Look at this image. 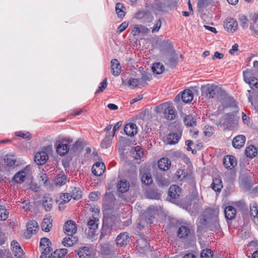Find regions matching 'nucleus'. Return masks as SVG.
Instances as JSON below:
<instances>
[{
  "label": "nucleus",
  "instance_id": "61",
  "mask_svg": "<svg viewBox=\"0 0 258 258\" xmlns=\"http://www.w3.org/2000/svg\"><path fill=\"white\" fill-rule=\"evenodd\" d=\"M73 194L72 195V198H73L75 200H78L80 199L82 197L81 191L75 188L74 190L73 191Z\"/></svg>",
  "mask_w": 258,
  "mask_h": 258
},
{
  "label": "nucleus",
  "instance_id": "44",
  "mask_svg": "<svg viewBox=\"0 0 258 258\" xmlns=\"http://www.w3.org/2000/svg\"><path fill=\"white\" fill-rule=\"evenodd\" d=\"M189 233V229L185 226H181L178 229V236L180 238H184L187 236Z\"/></svg>",
  "mask_w": 258,
  "mask_h": 258
},
{
  "label": "nucleus",
  "instance_id": "10",
  "mask_svg": "<svg viewBox=\"0 0 258 258\" xmlns=\"http://www.w3.org/2000/svg\"><path fill=\"white\" fill-rule=\"evenodd\" d=\"M225 29L229 32H235L238 27V24L235 19L232 18H228L224 22Z\"/></svg>",
  "mask_w": 258,
  "mask_h": 258
},
{
  "label": "nucleus",
  "instance_id": "63",
  "mask_svg": "<svg viewBox=\"0 0 258 258\" xmlns=\"http://www.w3.org/2000/svg\"><path fill=\"white\" fill-rule=\"evenodd\" d=\"M81 142L80 140L77 141L73 145L72 149L74 151L77 150L81 146Z\"/></svg>",
  "mask_w": 258,
  "mask_h": 258
},
{
  "label": "nucleus",
  "instance_id": "5",
  "mask_svg": "<svg viewBox=\"0 0 258 258\" xmlns=\"http://www.w3.org/2000/svg\"><path fill=\"white\" fill-rule=\"evenodd\" d=\"M30 165L26 166L24 169L17 172L12 178V180L17 184H21L25 181L27 176L30 172Z\"/></svg>",
  "mask_w": 258,
  "mask_h": 258
},
{
  "label": "nucleus",
  "instance_id": "2",
  "mask_svg": "<svg viewBox=\"0 0 258 258\" xmlns=\"http://www.w3.org/2000/svg\"><path fill=\"white\" fill-rule=\"evenodd\" d=\"M202 93L208 98H213L219 94H222L223 91L219 86L213 84H207L201 87Z\"/></svg>",
  "mask_w": 258,
  "mask_h": 258
},
{
  "label": "nucleus",
  "instance_id": "49",
  "mask_svg": "<svg viewBox=\"0 0 258 258\" xmlns=\"http://www.w3.org/2000/svg\"><path fill=\"white\" fill-rule=\"evenodd\" d=\"M201 256L202 258H212V251L210 249H204L201 252Z\"/></svg>",
  "mask_w": 258,
  "mask_h": 258
},
{
  "label": "nucleus",
  "instance_id": "37",
  "mask_svg": "<svg viewBox=\"0 0 258 258\" xmlns=\"http://www.w3.org/2000/svg\"><path fill=\"white\" fill-rule=\"evenodd\" d=\"M245 154L247 157L253 158L257 155V151L254 146L251 145L246 147Z\"/></svg>",
  "mask_w": 258,
  "mask_h": 258
},
{
  "label": "nucleus",
  "instance_id": "14",
  "mask_svg": "<svg viewBox=\"0 0 258 258\" xmlns=\"http://www.w3.org/2000/svg\"><path fill=\"white\" fill-rule=\"evenodd\" d=\"M110 70L112 74L114 76H118L120 74L121 68L117 59H113L111 60Z\"/></svg>",
  "mask_w": 258,
  "mask_h": 258
},
{
  "label": "nucleus",
  "instance_id": "45",
  "mask_svg": "<svg viewBox=\"0 0 258 258\" xmlns=\"http://www.w3.org/2000/svg\"><path fill=\"white\" fill-rule=\"evenodd\" d=\"M136 18L137 19H144L149 18V20L147 21L148 22H150L152 20L153 17L150 15V14L149 13L144 12L143 11H139L136 15Z\"/></svg>",
  "mask_w": 258,
  "mask_h": 258
},
{
  "label": "nucleus",
  "instance_id": "9",
  "mask_svg": "<svg viewBox=\"0 0 258 258\" xmlns=\"http://www.w3.org/2000/svg\"><path fill=\"white\" fill-rule=\"evenodd\" d=\"M156 212V208L154 206H150L142 216L141 219H144L148 223H152L155 217Z\"/></svg>",
  "mask_w": 258,
  "mask_h": 258
},
{
  "label": "nucleus",
  "instance_id": "46",
  "mask_svg": "<svg viewBox=\"0 0 258 258\" xmlns=\"http://www.w3.org/2000/svg\"><path fill=\"white\" fill-rule=\"evenodd\" d=\"M142 182L148 185L152 183L153 180L150 173H144L142 176Z\"/></svg>",
  "mask_w": 258,
  "mask_h": 258
},
{
  "label": "nucleus",
  "instance_id": "47",
  "mask_svg": "<svg viewBox=\"0 0 258 258\" xmlns=\"http://www.w3.org/2000/svg\"><path fill=\"white\" fill-rule=\"evenodd\" d=\"M8 217V212L3 206L0 205V220H6Z\"/></svg>",
  "mask_w": 258,
  "mask_h": 258
},
{
  "label": "nucleus",
  "instance_id": "17",
  "mask_svg": "<svg viewBox=\"0 0 258 258\" xmlns=\"http://www.w3.org/2000/svg\"><path fill=\"white\" fill-rule=\"evenodd\" d=\"M4 161L7 167H13L16 165L17 159L14 154H7L4 157Z\"/></svg>",
  "mask_w": 258,
  "mask_h": 258
},
{
  "label": "nucleus",
  "instance_id": "39",
  "mask_svg": "<svg viewBox=\"0 0 258 258\" xmlns=\"http://www.w3.org/2000/svg\"><path fill=\"white\" fill-rule=\"evenodd\" d=\"M72 198V195L68 193H64L60 196L59 202V207L60 208V206L64 205L68 203Z\"/></svg>",
  "mask_w": 258,
  "mask_h": 258
},
{
  "label": "nucleus",
  "instance_id": "12",
  "mask_svg": "<svg viewBox=\"0 0 258 258\" xmlns=\"http://www.w3.org/2000/svg\"><path fill=\"white\" fill-rule=\"evenodd\" d=\"M11 249L17 258H24V253L17 241L15 240L12 241Z\"/></svg>",
  "mask_w": 258,
  "mask_h": 258
},
{
  "label": "nucleus",
  "instance_id": "26",
  "mask_svg": "<svg viewBox=\"0 0 258 258\" xmlns=\"http://www.w3.org/2000/svg\"><path fill=\"white\" fill-rule=\"evenodd\" d=\"M170 165L171 162L167 158H162L158 161V167L162 170H167L170 168Z\"/></svg>",
  "mask_w": 258,
  "mask_h": 258
},
{
  "label": "nucleus",
  "instance_id": "22",
  "mask_svg": "<svg viewBox=\"0 0 258 258\" xmlns=\"http://www.w3.org/2000/svg\"><path fill=\"white\" fill-rule=\"evenodd\" d=\"M124 131L128 136H133L137 133V127L134 123L126 124L124 126Z\"/></svg>",
  "mask_w": 258,
  "mask_h": 258
},
{
  "label": "nucleus",
  "instance_id": "58",
  "mask_svg": "<svg viewBox=\"0 0 258 258\" xmlns=\"http://www.w3.org/2000/svg\"><path fill=\"white\" fill-rule=\"evenodd\" d=\"M128 25V24L126 22H123L117 28V32L120 33L122 32L124 30L126 29Z\"/></svg>",
  "mask_w": 258,
  "mask_h": 258
},
{
  "label": "nucleus",
  "instance_id": "41",
  "mask_svg": "<svg viewBox=\"0 0 258 258\" xmlns=\"http://www.w3.org/2000/svg\"><path fill=\"white\" fill-rule=\"evenodd\" d=\"M164 69V66L160 62L154 63L152 68L153 72L157 74H162Z\"/></svg>",
  "mask_w": 258,
  "mask_h": 258
},
{
  "label": "nucleus",
  "instance_id": "20",
  "mask_svg": "<svg viewBox=\"0 0 258 258\" xmlns=\"http://www.w3.org/2000/svg\"><path fill=\"white\" fill-rule=\"evenodd\" d=\"M117 191L123 193L127 191L130 188V183L124 179H120L117 184Z\"/></svg>",
  "mask_w": 258,
  "mask_h": 258
},
{
  "label": "nucleus",
  "instance_id": "53",
  "mask_svg": "<svg viewBox=\"0 0 258 258\" xmlns=\"http://www.w3.org/2000/svg\"><path fill=\"white\" fill-rule=\"evenodd\" d=\"M151 79V75L149 73L145 72L144 73H143L142 76L141 78H140V80L142 81V83H144V86H145L147 83L146 81H150Z\"/></svg>",
  "mask_w": 258,
  "mask_h": 258
},
{
  "label": "nucleus",
  "instance_id": "50",
  "mask_svg": "<svg viewBox=\"0 0 258 258\" xmlns=\"http://www.w3.org/2000/svg\"><path fill=\"white\" fill-rule=\"evenodd\" d=\"M111 144V138L109 137H106L102 141L101 146L103 148H107L110 146Z\"/></svg>",
  "mask_w": 258,
  "mask_h": 258
},
{
  "label": "nucleus",
  "instance_id": "64",
  "mask_svg": "<svg viewBox=\"0 0 258 258\" xmlns=\"http://www.w3.org/2000/svg\"><path fill=\"white\" fill-rule=\"evenodd\" d=\"M224 57V54L223 53H221L218 51H216L214 53V55L213 57V59L218 58L222 59Z\"/></svg>",
  "mask_w": 258,
  "mask_h": 258
},
{
  "label": "nucleus",
  "instance_id": "13",
  "mask_svg": "<svg viewBox=\"0 0 258 258\" xmlns=\"http://www.w3.org/2000/svg\"><path fill=\"white\" fill-rule=\"evenodd\" d=\"M132 156L135 160H137V163H139L144 158L143 149L140 146H136L131 150Z\"/></svg>",
  "mask_w": 258,
  "mask_h": 258
},
{
  "label": "nucleus",
  "instance_id": "51",
  "mask_svg": "<svg viewBox=\"0 0 258 258\" xmlns=\"http://www.w3.org/2000/svg\"><path fill=\"white\" fill-rule=\"evenodd\" d=\"M17 136L20 137L23 139H29L31 138V134L29 132L19 131L15 133Z\"/></svg>",
  "mask_w": 258,
  "mask_h": 258
},
{
  "label": "nucleus",
  "instance_id": "4",
  "mask_svg": "<svg viewBox=\"0 0 258 258\" xmlns=\"http://www.w3.org/2000/svg\"><path fill=\"white\" fill-rule=\"evenodd\" d=\"M73 142V140L70 138L66 137L62 138L56 147V151L60 156H64L67 154L70 148L68 144Z\"/></svg>",
  "mask_w": 258,
  "mask_h": 258
},
{
  "label": "nucleus",
  "instance_id": "57",
  "mask_svg": "<svg viewBox=\"0 0 258 258\" xmlns=\"http://www.w3.org/2000/svg\"><path fill=\"white\" fill-rule=\"evenodd\" d=\"M50 240L48 238L44 237L41 239L40 242V247H47V246H49Z\"/></svg>",
  "mask_w": 258,
  "mask_h": 258
},
{
  "label": "nucleus",
  "instance_id": "29",
  "mask_svg": "<svg viewBox=\"0 0 258 258\" xmlns=\"http://www.w3.org/2000/svg\"><path fill=\"white\" fill-rule=\"evenodd\" d=\"M194 97V95L190 90H184L181 94V99L183 102L185 103H189L191 102Z\"/></svg>",
  "mask_w": 258,
  "mask_h": 258
},
{
  "label": "nucleus",
  "instance_id": "60",
  "mask_svg": "<svg viewBox=\"0 0 258 258\" xmlns=\"http://www.w3.org/2000/svg\"><path fill=\"white\" fill-rule=\"evenodd\" d=\"M176 176L180 180L185 177V172L182 169H178L176 172Z\"/></svg>",
  "mask_w": 258,
  "mask_h": 258
},
{
  "label": "nucleus",
  "instance_id": "52",
  "mask_svg": "<svg viewBox=\"0 0 258 258\" xmlns=\"http://www.w3.org/2000/svg\"><path fill=\"white\" fill-rule=\"evenodd\" d=\"M240 25L243 28H247L248 26V20L246 17L244 15H241L239 18Z\"/></svg>",
  "mask_w": 258,
  "mask_h": 258
},
{
  "label": "nucleus",
  "instance_id": "35",
  "mask_svg": "<svg viewBox=\"0 0 258 258\" xmlns=\"http://www.w3.org/2000/svg\"><path fill=\"white\" fill-rule=\"evenodd\" d=\"M67 252L68 250L66 248L56 249L51 253V258H63Z\"/></svg>",
  "mask_w": 258,
  "mask_h": 258
},
{
  "label": "nucleus",
  "instance_id": "43",
  "mask_svg": "<svg viewBox=\"0 0 258 258\" xmlns=\"http://www.w3.org/2000/svg\"><path fill=\"white\" fill-rule=\"evenodd\" d=\"M42 205L46 211H50L52 208V200L51 198L44 197L42 200Z\"/></svg>",
  "mask_w": 258,
  "mask_h": 258
},
{
  "label": "nucleus",
  "instance_id": "40",
  "mask_svg": "<svg viewBox=\"0 0 258 258\" xmlns=\"http://www.w3.org/2000/svg\"><path fill=\"white\" fill-rule=\"evenodd\" d=\"M178 62V55L175 53L172 54L169 56L166 63L170 67H173L175 66Z\"/></svg>",
  "mask_w": 258,
  "mask_h": 258
},
{
  "label": "nucleus",
  "instance_id": "62",
  "mask_svg": "<svg viewBox=\"0 0 258 258\" xmlns=\"http://www.w3.org/2000/svg\"><path fill=\"white\" fill-rule=\"evenodd\" d=\"M122 124L121 121L117 122L113 126V133L111 136V137L113 138L114 136L115 132L118 130V129L121 126Z\"/></svg>",
  "mask_w": 258,
  "mask_h": 258
},
{
  "label": "nucleus",
  "instance_id": "27",
  "mask_svg": "<svg viewBox=\"0 0 258 258\" xmlns=\"http://www.w3.org/2000/svg\"><path fill=\"white\" fill-rule=\"evenodd\" d=\"M181 193L180 188L177 185H172L169 189V196L172 199H175L178 197Z\"/></svg>",
  "mask_w": 258,
  "mask_h": 258
},
{
  "label": "nucleus",
  "instance_id": "34",
  "mask_svg": "<svg viewBox=\"0 0 258 258\" xmlns=\"http://www.w3.org/2000/svg\"><path fill=\"white\" fill-rule=\"evenodd\" d=\"M67 179V177L65 174H59L55 177L54 182L56 186H61L66 184Z\"/></svg>",
  "mask_w": 258,
  "mask_h": 258
},
{
  "label": "nucleus",
  "instance_id": "54",
  "mask_svg": "<svg viewBox=\"0 0 258 258\" xmlns=\"http://www.w3.org/2000/svg\"><path fill=\"white\" fill-rule=\"evenodd\" d=\"M107 87V78H105L100 84L98 89L96 91L95 93H98L104 91Z\"/></svg>",
  "mask_w": 258,
  "mask_h": 258
},
{
  "label": "nucleus",
  "instance_id": "42",
  "mask_svg": "<svg viewBox=\"0 0 258 258\" xmlns=\"http://www.w3.org/2000/svg\"><path fill=\"white\" fill-rule=\"evenodd\" d=\"M124 10L125 8L122 4L118 3L116 5L115 11L119 17L122 18L125 16V13Z\"/></svg>",
  "mask_w": 258,
  "mask_h": 258
},
{
  "label": "nucleus",
  "instance_id": "55",
  "mask_svg": "<svg viewBox=\"0 0 258 258\" xmlns=\"http://www.w3.org/2000/svg\"><path fill=\"white\" fill-rule=\"evenodd\" d=\"M41 250V253L44 254L46 255H48L51 257V252L52 251V248L49 246H47V247H40Z\"/></svg>",
  "mask_w": 258,
  "mask_h": 258
},
{
  "label": "nucleus",
  "instance_id": "18",
  "mask_svg": "<svg viewBox=\"0 0 258 258\" xmlns=\"http://www.w3.org/2000/svg\"><path fill=\"white\" fill-rule=\"evenodd\" d=\"M249 24L252 32L258 35V14H255L251 16Z\"/></svg>",
  "mask_w": 258,
  "mask_h": 258
},
{
  "label": "nucleus",
  "instance_id": "21",
  "mask_svg": "<svg viewBox=\"0 0 258 258\" xmlns=\"http://www.w3.org/2000/svg\"><path fill=\"white\" fill-rule=\"evenodd\" d=\"M223 164L227 168H232L236 165V160L233 156H227L223 160Z\"/></svg>",
  "mask_w": 258,
  "mask_h": 258
},
{
  "label": "nucleus",
  "instance_id": "33",
  "mask_svg": "<svg viewBox=\"0 0 258 258\" xmlns=\"http://www.w3.org/2000/svg\"><path fill=\"white\" fill-rule=\"evenodd\" d=\"M183 122L186 126L196 125V118L192 115H185L183 118Z\"/></svg>",
  "mask_w": 258,
  "mask_h": 258
},
{
  "label": "nucleus",
  "instance_id": "11",
  "mask_svg": "<svg viewBox=\"0 0 258 258\" xmlns=\"http://www.w3.org/2000/svg\"><path fill=\"white\" fill-rule=\"evenodd\" d=\"M64 230L68 236L74 235L77 230L76 223L73 220L67 221L64 225Z\"/></svg>",
  "mask_w": 258,
  "mask_h": 258
},
{
  "label": "nucleus",
  "instance_id": "48",
  "mask_svg": "<svg viewBox=\"0 0 258 258\" xmlns=\"http://www.w3.org/2000/svg\"><path fill=\"white\" fill-rule=\"evenodd\" d=\"M250 215L254 218L258 215V211L256 204L255 203H252L250 205Z\"/></svg>",
  "mask_w": 258,
  "mask_h": 258
},
{
  "label": "nucleus",
  "instance_id": "3",
  "mask_svg": "<svg viewBox=\"0 0 258 258\" xmlns=\"http://www.w3.org/2000/svg\"><path fill=\"white\" fill-rule=\"evenodd\" d=\"M164 111V117L168 120H171L174 118L175 116V110L174 107L170 104L164 103L156 107V111L161 112Z\"/></svg>",
  "mask_w": 258,
  "mask_h": 258
},
{
  "label": "nucleus",
  "instance_id": "38",
  "mask_svg": "<svg viewBox=\"0 0 258 258\" xmlns=\"http://www.w3.org/2000/svg\"><path fill=\"white\" fill-rule=\"evenodd\" d=\"M211 187L215 191H220L223 187L221 180L219 178L214 179Z\"/></svg>",
  "mask_w": 258,
  "mask_h": 258
},
{
  "label": "nucleus",
  "instance_id": "19",
  "mask_svg": "<svg viewBox=\"0 0 258 258\" xmlns=\"http://www.w3.org/2000/svg\"><path fill=\"white\" fill-rule=\"evenodd\" d=\"M93 173L96 176H100L102 175L105 170V166L103 162H96L92 168Z\"/></svg>",
  "mask_w": 258,
  "mask_h": 258
},
{
  "label": "nucleus",
  "instance_id": "7",
  "mask_svg": "<svg viewBox=\"0 0 258 258\" xmlns=\"http://www.w3.org/2000/svg\"><path fill=\"white\" fill-rule=\"evenodd\" d=\"M243 77L245 82L248 84L251 88H257L258 87L257 80L252 77L253 72L252 70L247 69L243 72Z\"/></svg>",
  "mask_w": 258,
  "mask_h": 258
},
{
  "label": "nucleus",
  "instance_id": "8",
  "mask_svg": "<svg viewBox=\"0 0 258 258\" xmlns=\"http://www.w3.org/2000/svg\"><path fill=\"white\" fill-rule=\"evenodd\" d=\"M38 224L35 220H29L27 224V231L24 234L27 239L30 238L31 236L36 234L38 230Z\"/></svg>",
  "mask_w": 258,
  "mask_h": 258
},
{
  "label": "nucleus",
  "instance_id": "25",
  "mask_svg": "<svg viewBox=\"0 0 258 258\" xmlns=\"http://www.w3.org/2000/svg\"><path fill=\"white\" fill-rule=\"evenodd\" d=\"M236 211L232 206H227L224 209L225 218L227 220H232L235 217Z\"/></svg>",
  "mask_w": 258,
  "mask_h": 258
},
{
  "label": "nucleus",
  "instance_id": "16",
  "mask_svg": "<svg viewBox=\"0 0 258 258\" xmlns=\"http://www.w3.org/2000/svg\"><path fill=\"white\" fill-rule=\"evenodd\" d=\"M246 141L245 137L242 135H239L234 138L232 141V146L235 149H240L242 148Z\"/></svg>",
  "mask_w": 258,
  "mask_h": 258
},
{
  "label": "nucleus",
  "instance_id": "6",
  "mask_svg": "<svg viewBox=\"0 0 258 258\" xmlns=\"http://www.w3.org/2000/svg\"><path fill=\"white\" fill-rule=\"evenodd\" d=\"M48 159V153L46 151V148L36 152L34 156L35 163L38 165H43L45 164Z\"/></svg>",
  "mask_w": 258,
  "mask_h": 258
},
{
  "label": "nucleus",
  "instance_id": "1",
  "mask_svg": "<svg viewBox=\"0 0 258 258\" xmlns=\"http://www.w3.org/2000/svg\"><path fill=\"white\" fill-rule=\"evenodd\" d=\"M218 211L212 209H206L199 218L201 226L206 225L207 223L217 221Z\"/></svg>",
  "mask_w": 258,
  "mask_h": 258
},
{
  "label": "nucleus",
  "instance_id": "59",
  "mask_svg": "<svg viewBox=\"0 0 258 258\" xmlns=\"http://www.w3.org/2000/svg\"><path fill=\"white\" fill-rule=\"evenodd\" d=\"M161 26V21L160 20H158L156 21V23L154 25V27L152 29V32L156 33L158 32L160 27Z\"/></svg>",
  "mask_w": 258,
  "mask_h": 258
},
{
  "label": "nucleus",
  "instance_id": "23",
  "mask_svg": "<svg viewBox=\"0 0 258 258\" xmlns=\"http://www.w3.org/2000/svg\"><path fill=\"white\" fill-rule=\"evenodd\" d=\"M91 253V249L88 246L80 247L78 250V255L80 258H90Z\"/></svg>",
  "mask_w": 258,
  "mask_h": 258
},
{
  "label": "nucleus",
  "instance_id": "56",
  "mask_svg": "<svg viewBox=\"0 0 258 258\" xmlns=\"http://www.w3.org/2000/svg\"><path fill=\"white\" fill-rule=\"evenodd\" d=\"M100 194L97 191L92 192L90 194L89 198L92 201H97L100 197Z\"/></svg>",
  "mask_w": 258,
  "mask_h": 258
},
{
  "label": "nucleus",
  "instance_id": "32",
  "mask_svg": "<svg viewBox=\"0 0 258 258\" xmlns=\"http://www.w3.org/2000/svg\"><path fill=\"white\" fill-rule=\"evenodd\" d=\"M77 241V239L73 235L68 236L63 238L62 243L64 246L70 247L73 245Z\"/></svg>",
  "mask_w": 258,
  "mask_h": 258
},
{
  "label": "nucleus",
  "instance_id": "24",
  "mask_svg": "<svg viewBox=\"0 0 258 258\" xmlns=\"http://www.w3.org/2000/svg\"><path fill=\"white\" fill-rule=\"evenodd\" d=\"M129 240V236L127 233L122 232L119 234L116 239V243L120 246L126 244Z\"/></svg>",
  "mask_w": 258,
  "mask_h": 258
},
{
  "label": "nucleus",
  "instance_id": "30",
  "mask_svg": "<svg viewBox=\"0 0 258 258\" xmlns=\"http://www.w3.org/2000/svg\"><path fill=\"white\" fill-rule=\"evenodd\" d=\"M181 137V133H170L167 136V141L170 144H175L177 143Z\"/></svg>",
  "mask_w": 258,
  "mask_h": 258
},
{
  "label": "nucleus",
  "instance_id": "28",
  "mask_svg": "<svg viewBox=\"0 0 258 258\" xmlns=\"http://www.w3.org/2000/svg\"><path fill=\"white\" fill-rule=\"evenodd\" d=\"M52 221L51 217L44 218L41 225L42 230L45 232L49 231L52 226Z\"/></svg>",
  "mask_w": 258,
  "mask_h": 258
},
{
  "label": "nucleus",
  "instance_id": "36",
  "mask_svg": "<svg viewBox=\"0 0 258 258\" xmlns=\"http://www.w3.org/2000/svg\"><path fill=\"white\" fill-rule=\"evenodd\" d=\"M98 225V219L95 217V215H93L88 221V226L90 229L95 230L97 228Z\"/></svg>",
  "mask_w": 258,
  "mask_h": 258
},
{
  "label": "nucleus",
  "instance_id": "15",
  "mask_svg": "<svg viewBox=\"0 0 258 258\" xmlns=\"http://www.w3.org/2000/svg\"><path fill=\"white\" fill-rule=\"evenodd\" d=\"M150 32L149 29L141 25H134L133 26L132 34L134 36L138 35L139 34H147Z\"/></svg>",
  "mask_w": 258,
  "mask_h": 258
},
{
  "label": "nucleus",
  "instance_id": "31",
  "mask_svg": "<svg viewBox=\"0 0 258 258\" xmlns=\"http://www.w3.org/2000/svg\"><path fill=\"white\" fill-rule=\"evenodd\" d=\"M128 86L131 89H134L136 87L140 88L144 86V83L140 79L131 78L128 81Z\"/></svg>",
  "mask_w": 258,
  "mask_h": 258
}]
</instances>
